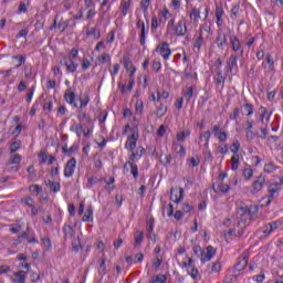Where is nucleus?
<instances>
[{
  "label": "nucleus",
  "mask_w": 283,
  "mask_h": 283,
  "mask_svg": "<svg viewBox=\"0 0 283 283\" xmlns=\"http://www.w3.org/2000/svg\"><path fill=\"white\" fill-rule=\"evenodd\" d=\"M64 101L71 105L72 107H75V109H83L84 107H87L90 105V94H85L84 96L80 95V106L78 103H76V93L74 92V88L69 87L64 92Z\"/></svg>",
  "instance_id": "f257e3e1"
},
{
  "label": "nucleus",
  "mask_w": 283,
  "mask_h": 283,
  "mask_svg": "<svg viewBox=\"0 0 283 283\" xmlns=\"http://www.w3.org/2000/svg\"><path fill=\"white\" fill-rule=\"evenodd\" d=\"M260 211V208L258 206L253 207V214L245 216V217H239V222H238V232L235 233L237 238H242L244 235V229L247 228V224H251V220H255V213Z\"/></svg>",
  "instance_id": "f03ea898"
},
{
  "label": "nucleus",
  "mask_w": 283,
  "mask_h": 283,
  "mask_svg": "<svg viewBox=\"0 0 283 283\" xmlns=\"http://www.w3.org/2000/svg\"><path fill=\"white\" fill-rule=\"evenodd\" d=\"M133 133L130 136H128L125 147L128 149V151H134L136 149V144L138 143V138H140V135L138 134V127L130 129Z\"/></svg>",
  "instance_id": "7ed1b4c3"
},
{
  "label": "nucleus",
  "mask_w": 283,
  "mask_h": 283,
  "mask_svg": "<svg viewBox=\"0 0 283 283\" xmlns=\"http://www.w3.org/2000/svg\"><path fill=\"white\" fill-rule=\"evenodd\" d=\"M155 52H159L160 56H163L164 61H169L171 56V49L169 48V43L161 42L155 49Z\"/></svg>",
  "instance_id": "20e7f679"
},
{
  "label": "nucleus",
  "mask_w": 283,
  "mask_h": 283,
  "mask_svg": "<svg viewBox=\"0 0 283 283\" xmlns=\"http://www.w3.org/2000/svg\"><path fill=\"white\" fill-rule=\"evenodd\" d=\"M264 185H266V177L264 175L258 176L252 182L251 193H260L264 189Z\"/></svg>",
  "instance_id": "39448f33"
},
{
  "label": "nucleus",
  "mask_w": 283,
  "mask_h": 283,
  "mask_svg": "<svg viewBox=\"0 0 283 283\" xmlns=\"http://www.w3.org/2000/svg\"><path fill=\"white\" fill-rule=\"evenodd\" d=\"M230 45L232 48L233 52H240V56H244V49H242V43H240V39H238V35L230 34Z\"/></svg>",
  "instance_id": "423d86ee"
},
{
  "label": "nucleus",
  "mask_w": 283,
  "mask_h": 283,
  "mask_svg": "<svg viewBox=\"0 0 283 283\" xmlns=\"http://www.w3.org/2000/svg\"><path fill=\"white\" fill-rule=\"evenodd\" d=\"M136 28L140 30L139 43L140 45H145V41L147 39V33L149 32V29L145 27V22L140 19H137Z\"/></svg>",
  "instance_id": "0eeeda50"
},
{
  "label": "nucleus",
  "mask_w": 283,
  "mask_h": 283,
  "mask_svg": "<svg viewBox=\"0 0 283 283\" xmlns=\"http://www.w3.org/2000/svg\"><path fill=\"white\" fill-rule=\"evenodd\" d=\"M76 170V158L72 157L64 166V177L72 178Z\"/></svg>",
  "instance_id": "6e6552de"
},
{
  "label": "nucleus",
  "mask_w": 283,
  "mask_h": 283,
  "mask_svg": "<svg viewBox=\"0 0 283 283\" xmlns=\"http://www.w3.org/2000/svg\"><path fill=\"white\" fill-rule=\"evenodd\" d=\"M184 198H185V189L179 188V191H178V190L171 188V190H170V200L172 202L178 205L179 202H182Z\"/></svg>",
  "instance_id": "1a4fd4ad"
},
{
  "label": "nucleus",
  "mask_w": 283,
  "mask_h": 283,
  "mask_svg": "<svg viewBox=\"0 0 283 283\" xmlns=\"http://www.w3.org/2000/svg\"><path fill=\"white\" fill-rule=\"evenodd\" d=\"M175 34L177 36H185L187 34V22L185 21V19L178 21L175 28Z\"/></svg>",
  "instance_id": "9d476101"
},
{
  "label": "nucleus",
  "mask_w": 283,
  "mask_h": 283,
  "mask_svg": "<svg viewBox=\"0 0 283 283\" xmlns=\"http://www.w3.org/2000/svg\"><path fill=\"white\" fill-rule=\"evenodd\" d=\"M216 255V250L213 247L208 245L206 249V253H201V264H205L206 262H210V260Z\"/></svg>",
  "instance_id": "9b49d317"
},
{
  "label": "nucleus",
  "mask_w": 283,
  "mask_h": 283,
  "mask_svg": "<svg viewBox=\"0 0 283 283\" xmlns=\"http://www.w3.org/2000/svg\"><path fill=\"white\" fill-rule=\"evenodd\" d=\"M28 272L25 271H19L14 272L13 275L11 276L12 283H25V280H28Z\"/></svg>",
  "instance_id": "f8f14e48"
},
{
  "label": "nucleus",
  "mask_w": 283,
  "mask_h": 283,
  "mask_svg": "<svg viewBox=\"0 0 283 283\" xmlns=\"http://www.w3.org/2000/svg\"><path fill=\"white\" fill-rule=\"evenodd\" d=\"M189 19L193 23V25H198V22L200 21V19H202V17L200 15V8H192L189 12Z\"/></svg>",
  "instance_id": "ddd939ff"
},
{
  "label": "nucleus",
  "mask_w": 283,
  "mask_h": 283,
  "mask_svg": "<svg viewBox=\"0 0 283 283\" xmlns=\"http://www.w3.org/2000/svg\"><path fill=\"white\" fill-rule=\"evenodd\" d=\"M77 119L80 123L92 125V117L83 108H77Z\"/></svg>",
  "instance_id": "4468645a"
},
{
  "label": "nucleus",
  "mask_w": 283,
  "mask_h": 283,
  "mask_svg": "<svg viewBox=\"0 0 283 283\" xmlns=\"http://www.w3.org/2000/svg\"><path fill=\"white\" fill-rule=\"evenodd\" d=\"M224 17V9L222 6H216V18H217V25L218 28H222L224 20L222 19Z\"/></svg>",
  "instance_id": "2eb2a0df"
},
{
  "label": "nucleus",
  "mask_w": 283,
  "mask_h": 283,
  "mask_svg": "<svg viewBox=\"0 0 283 283\" xmlns=\"http://www.w3.org/2000/svg\"><path fill=\"white\" fill-rule=\"evenodd\" d=\"M230 189L231 187H229V185L227 184H223L222 181L218 184L217 187L216 184L212 185V190L214 191V193H229Z\"/></svg>",
  "instance_id": "dca6fc26"
},
{
  "label": "nucleus",
  "mask_w": 283,
  "mask_h": 283,
  "mask_svg": "<svg viewBox=\"0 0 283 283\" xmlns=\"http://www.w3.org/2000/svg\"><path fill=\"white\" fill-rule=\"evenodd\" d=\"M217 46L219 48V50H224V48H227V34L226 33L218 32Z\"/></svg>",
  "instance_id": "f3484780"
},
{
  "label": "nucleus",
  "mask_w": 283,
  "mask_h": 283,
  "mask_svg": "<svg viewBox=\"0 0 283 283\" xmlns=\"http://www.w3.org/2000/svg\"><path fill=\"white\" fill-rule=\"evenodd\" d=\"M227 81V75H224L222 73V71H219L217 73V77L214 78V83L217 85V87H220L221 86V90H224V83Z\"/></svg>",
  "instance_id": "a211bd4d"
},
{
  "label": "nucleus",
  "mask_w": 283,
  "mask_h": 283,
  "mask_svg": "<svg viewBox=\"0 0 283 283\" xmlns=\"http://www.w3.org/2000/svg\"><path fill=\"white\" fill-rule=\"evenodd\" d=\"M259 112H260L259 116H260L261 123H264V118H265L266 123H269V120H271V115L273 114V112L269 113V111H266V107H263V106H261L259 108Z\"/></svg>",
  "instance_id": "6ab92c4d"
},
{
  "label": "nucleus",
  "mask_w": 283,
  "mask_h": 283,
  "mask_svg": "<svg viewBox=\"0 0 283 283\" xmlns=\"http://www.w3.org/2000/svg\"><path fill=\"white\" fill-rule=\"evenodd\" d=\"M268 198H277V195L280 193V186L277 184H272L268 187Z\"/></svg>",
  "instance_id": "aec40b11"
},
{
  "label": "nucleus",
  "mask_w": 283,
  "mask_h": 283,
  "mask_svg": "<svg viewBox=\"0 0 283 283\" xmlns=\"http://www.w3.org/2000/svg\"><path fill=\"white\" fill-rule=\"evenodd\" d=\"M249 264V258L248 256H240L239 262L235 264L237 271H244Z\"/></svg>",
  "instance_id": "412c9836"
},
{
  "label": "nucleus",
  "mask_w": 283,
  "mask_h": 283,
  "mask_svg": "<svg viewBox=\"0 0 283 283\" xmlns=\"http://www.w3.org/2000/svg\"><path fill=\"white\" fill-rule=\"evenodd\" d=\"M46 187L50 188V191H53V193H59L61 191V184L60 182H54L52 180H46L44 181Z\"/></svg>",
  "instance_id": "4be33fe9"
},
{
  "label": "nucleus",
  "mask_w": 283,
  "mask_h": 283,
  "mask_svg": "<svg viewBox=\"0 0 283 283\" xmlns=\"http://www.w3.org/2000/svg\"><path fill=\"white\" fill-rule=\"evenodd\" d=\"M63 64L65 65L66 67V72H76L77 67H78V64L74 63V60H69L67 62V59L64 57V62Z\"/></svg>",
  "instance_id": "5701e85b"
},
{
  "label": "nucleus",
  "mask_w": 283,
  "mask_h": 283,
  "mask_svg": "<svg viewBox=\"0 0 283 283\" xmlns=\"http://www.w3.org/2000/svg\"><path fill=\"white\" fill-rule=\"evenodd\" d=\"M227 65H228V71L230 73L233 72V67L238 65V55L237 54L230 55V57L228 59Z\"/></svg>",
  "instance_id": "b1692460"
},
{
  "label": "nucleus",
  "mask_w": 283,
  "mask_h": 283,
  "mask_svg": "<svg viewBox=\"0 0 283 283\" xmlns=\"http://www.w3.org/2000/svg\"><path fill=\"white\" fill-rule=\"evenodd\" d=\"M239 218H244L247 216H253V208L249 210L247 206H241L237 211Z\"/></svg>",
  "instance_id": "393cba45"
},
{
  "label": "nucleus",
  "mask_w": 283,
  "mask_h": 283,
  "mask_svg": "<svg viewBox=\"0 0 283 283\" xmlns=\"http://www.w3.org/2000/svg\"><path fill=\"white\" fill-rule=\"evenodd\" d=\"M149 6H151V0H142L140 1V8L144 12V17H145L147 23H149V18L147 17V10H149Z\"/></svg>",
  "instance_id": "a878e982"
},
{
  "label": "nucleus",
  "mask_w": 283,
  "mask_h": 283,
  "mask_svg": "<svg viewBox=\"0 0 283 283\" xmlns=\"http://www.w3.org/2000/svg\"><path fill=\"white\" fill-rule=\"evenodd\" d=\"M134 247H140V244H143V240H145V232L137 230L134 234Z\"/></svg>",
  "instance_id": "bb28decb"
},
{
  "label": "nucleus",
  "mask_w": 283,
  "mask_h": 283,
  "mask_svg": "<svg viewBox=\"0 0 283 283\" xmlns=\"http://www.w3.org/2000/svg\"><path fill=\"white\" fill-rule=\"evenodd\" d=\"M202 43H205V38L202 36V29L199 30V36L193 42V48L200 52V49L202 48Z\"/></svg>",
  "instance_id": "cd10ccee"
},
{
  "label": "nucleus",
  "mask_w": 283,
  "mask_h": 283,
  "mask_svg": "<svg viewBox=\"0 0 283 283\" xmlns=\"http://www.w3.org/2000/svg\"><path fill=\"white\" fill-rule=\"evenodd\" d=\"M83 222H92L94 220V210L92 209V207H88L86 209L85 214L82 218Z\"/></svg>",
  "instance_id": "c85d7f7f"
},
{
  "label": "nucleus",
  "mask_w": 283,
  "mask_h": 283,
  "mask_svg": "<svg viewBox=\"0 0 283 283\" xmlns=\"http://www.w3.org/2000/svg\"><path fill=\"white\" fill-rule=\"evenodd\" d=\"M63 233L65 239L74 238V228H72L70 224H64Z\"/></svg>",
  "instance_id": "c756f323"
},
{
  "label": "nucleus",
  "mask_w": 283,
  "mask_h": 283,
  "mask_svg": "<svg viewBox=\"0 0 283 283\" xmlns=\"http://www.w3.org/2000/svg\"><path fill=\"white\" fill-rule=\"evenodd\" d=\"M154 218L150 217V218H147L146 219V233L147 235H151V233H154Z\"/></svg>",
  "instance_id": "7c9ffc66"
},
{
  "label": "nucleus",
  "mask_w": 283,
  "mask_h": 283,
  "mask_svg": "<svg viewBox=\"0 0 283 283\" xmlns=\"http://www.w3.org/2000/svg\"><path fill=\"white\" fill-rule=\"evenodd\" d=\"M98 182H103V178H98V177H94V176L88 177L86 187H87V189H92V187H94V185H96Z\"/></svg>",
  "instance_id": "2f4dec72"
},
{
  "label": "nucleus",
  "mask_w": 283,
  "mask_h": 283,
  "mask_svg": "<svg viewBox=\"0 0 283 283\" xmlns=\"http://www.w3.org/2000/svg\"><path fill=\"white\" fill-rule=\"evenodd\" d=\"M172 148L175 149V151H177V154L180 155V158H185L187 150L185 149V146L182 144H174Z\"/></svg>",
  "instance_id": "473e14b6"
},
{
  "label": "nucleus",
  "mask_w": 283,
  "mask_h": 283,
  "mask_svg": "<svg viewBox=\"0 0 283 283\" xmlns=\"http://www.w3.org/2000/svg\"><path fill=\"white\" fill-rule=\"evenodd\" d=\"M132 6V0H122V14L123 17H127V12L129 11V8Z\"/></svg>",
  "instance_id": "72a5a7b5"
},
{
  "label": "nucleus",
  "mask_w": 283,
  "mask_h": 283,
  "mask_svg": "<svg viewBox=\"0 0 283 283\" xmlns=\"http://www.w3.org/2000/svg\"><path fill=\"white\" fill-rule=\"evenodd\" d=\"M232 171H238V167H240V155L233 154L231 157Z\"/></svg>",
  "instance_id": "f704fd0d"
},
{
  "label": "nucleus",
  "mask_w": 283,
  "mask_h": 283,
  "mask_svg": "<svg viewBox=\"0 0 283 283\" xmlns=\"http://www.w3.org/2000/svg\"><path fill=\"white\" fill-rule=\"evenodd\" d=\"M126 165L130 166V174L134 177V180H138V166L133 164V161H126Z\"/></svg>",
  "instance_id": "c9c22d12"
},
{
  "label": "nucleus",
  "mask_w": 283,
  "mask_h": 283,
  "mask_svg": "<svg viewBox=\"0 0 283 283\" xmlns=\"http://www.w3.org/2000/svg\"><path fill=\"white\" fill-rule=\"evenodd\" d=\"M124 67L126 72H130L132 70H134V67H136L132 63V59H129L128 55H124Z\"/></svg>",
  "instance_id": "e433bc0d"
},
{
  "label": "nucleus",
  "mask_w": 283,
  "mask_h": 283,
  "mask_svg": "<svg viewBox=\"0 0 283 283\" xmlns=\"http://www.w3.org/2000/svg\"><path fill=\"white\" fill-rule=\"evenodd\" d=\"M71 132H75L77 138H81V134H83V124H74L71 126Z\"/></svg>",
  "instance_id": "4c0bfd02"
},
{
  "label": "nucleus",
  "mask_w": 283,
  "mask_h": 283,
  "mask_svg": "<svg viewBox=\"0 0 283 283\" xmlns=\"http://www.w3.org/2000/svg\"><path fill=\"white\" fill-rule=\"evenodd\" d=\"M184 98H186L187 103H189L191 98H193V86H190L186 90V92L184 93Z\"/></svg>",
  "instance_id": "58836bf2"
},
{
  "label": "nucleus",
  "mask_w": 283,
  "mask_h": 283,
  "mask_svg": "<svg viewBox=\"0 0 283 283\" xmlns=\"http://www.w3.org/2000/svg\"><path fill=\"white\" fill-rule=\"evenodd\" d=\"M20 163H21V155L17 154L11 156L7 165H20Z\"/></svg>",
  "instance_id": "ea45409f"
},
{
  "label": "nucleus",
  "mask_w": 283,
  "mask_h": 283,
  "mask_svg": "<svg viewBox=\"0 0 283 283\" xmlns=\"http://www.w3.org/2000/svg\"><path fill=\"white\" fill-rule=\"evenodd\" d=\"M72 249H73V251H75V253H78V251H81V249H83V247L81 245V238L77 237V240H74L72 242Z\"/></svg>",
  "instance_id": "a19ab883"
},
{
  "label": "nucleus",
  "mask_w": 283,
  "mask_h": 283,
  "mask_svg": "<svg viewBox=\"0 0 283 283\" xmlns=\"http://www.w3.org/2000/svg\"><path fill=\"white\" fill-rule=\"evenodd\" d=\"M220 271H222V263H220V261H216L214 263H212V269L210 273H220Z\"/></svg>",
  "instance_id": "79ce46f5"
},
{
  "label": "nucleus",
  "mask_w": 283,
  "mask_h": 283,
  "mask_svg": "<svg viewBox=\"0 0 283 283\" xmlns=\"http://www.w3.org/2000/svg\"><path fill=\"white\" fill-rule=\"evenodd\" d=\"M243 109L247 112L245 116H253V104L244 103Z\"/></svg>",
  "instance_id": "37998d69"
},
{
  "label": "nucleus",
  "mask_w": 283,
  "mask_h": 283,
  "mask_svg": "<svg viewBox=\"0 0 283 283\" xmlns=\"http://www.w3.org/2000/svg\"><path fill=\"white\" fill-rule=\"evenodd\" d=\"M105 262H106L105 258H102L99 260V273H102V275H107V268L105 265Z\"/></svg>",
  "instance_id": "c03bdc74"
},
{
  "label": "nucleus",
  "mask_w": 283,
  "mask_h": 283,
  "mask_svg": "<svg viewBox=\"0 0 283 283\" xmlns=\"http://www.w3.org/2000/svg\"><path fill=\"white\" fill-rule=\"evenodd\" d=\"M200 138H205V147H209V140L211 139V130H206L200 135Z\"/></svg>",
  "instance_id": "a18cd8bd"
},
{
  "label": "nucleus",
  "mask_w": 283,
  "mask_h": 283,
  "mask_svg": "<svg viewBox=\"0 0 283 283\" xmlns=\"http://www.w3.org/2000/svg\"><path fill=\"white\" fill-rule=\"evenodd\" d=\"M238 12H240V4H234L231 9V19H238Z\"/></svg>",
  "instance_id": "49530a36"
},
{
  "label": "nucleus",
  "mask_w": 283,
  "mask_h": 283,
  "mask_svg": "<svg viewBox=\"0 0 283 283\" xmlns=\"http://www.w3.org/2000/svg\"><path fill=\"white\" fill-rule=\"evenodd\" d=\"M153 282L167 283V276L165 274H159L153 277Z\"/></svg>",
  "instance_id": "de8ad7c7"
},
{
  "label": "nucleus",
  "mask_w": 283,
  "mask_h": 283,
  "mask_svg": "<svg viewBox=\"0 0 283 283\" xmlns=\"http://www.w3.org/2000/svg\"><path fill=\"white\" fill-rule=\"evenodd\" d=\"M29 191H31V193H41V191H43V188L39 185H31L29 187Z\"/></svg>",
  "instance_id": "09e8293b"
},
{
  "label": "nucleus",
  "mask_w": 283,
  "mask_h": 283,
  "mask_svg": "<svg viewBox=\"0 0 283 283\" xmlns=\"http://www.w3.org/2000/svg\"><path fill=\"white\" fill-rule=\"evenodd\" d=\"M165 114H167V106L160 105L157 108V116H158V118H163V116H165Z\"/></svg>",
  "instance_id": "8fccbe9b"
},
{
  "label": "nucleus",
  "mask_w": 283,
  "mask_h": 283,
  "mask_svg": "<svg viewBox=\"0 0 283 283\" xmlns=\"http://www.w3.org/2000/svg\"><path fill=\"white\" fill-rule=\"evenodd\" d=\"M264 171L265 174H273V171H275V165H273V163L265 164Z\"/></svg>",
  "instance_id": "3c124183"
},
{
  "label": "nucleus",
  "mask_w": 283,
  "mask_h": 283,
  "mask_svg": "<svg viewBox=\"0 0 283 283\" xmlns=\"http://www.w3.org/2000/svg\"><path fill=\"white\" fill-rule=\"evenodd\" d=\"M239 117H240V109L235 107L230 114L229 118L230 120H238Z\"/></svg>",
  "instance_id": "603ef678"
},
{
  "label": "nucleus",
  "mask_w": 283,
  "mask_h": 283,
  "mask_svg": "<svg viewBox=\"0 0 283 283\" xmlns=\"http://www.w3.org/2000/svg\"><path fill=\"white\" fill-rule=\"evenodd\" d=\"M219 143H224L227 140V138H229V134H227V132H219V134L217 135Z\"/></svg>",
  "instance_id": "864d4df0"
},
{
  "label": "nucleus",
  "mask_w": 283,
  "mask_h": 283,
  "mask_svg": "<svg viewBox=\"0 0 283 283\" xmlns=\"http://www.w3.org/2000/svg\"><path fill=\"white\" fill-rule=\"evenodd\" d=\"M20 147H21V142H13L10 146L11 154L19 151Z\"/></svg>",
  "instance_id": "5fc2aeb1"
},
{
  "label": "nucleus",
  "mask_w": 283,
  "mask_h": 283,
  "mask_svg": "<svg viewBox=\"0 0 283 283\" xmlns=\"http://www.w3.org/2000/svg\"><path fill=\"white\" fill-rule=\"evenodd\" d=\"M243 177H244L245 180H250V178H253V169L245 168L243 170Z\"/></svg>",
  "instance_id": "6e6d98bb"
},
{
  "label": "nucleus",
  "mask_w": 283,
  "mask_h": 283,
  "mask_svg": "<svg viewBox=\"0 0 283 283\" xmlns=\"http://www.w3.org/2000/svg\"><path fill=\"white\" fill-rule=\"evenodd\" d=\"M42 244L45 247V249H52V240L48 237H42Z\"/></svg>",
  "instance_id": "4d7b16f0"
},
{
  "label": "nucleus",
  "mask_w": 283,
  "mask_h": 283,
  "mask_svg": "<svg viewBox=\"0 0 283 283\" xmlns=\"http://www.w3.org/2000/svg\"><path fill=\"white\" fill-rule=\"evenodd\" d=\"M34 90H36V86H32L29 90V93L27 94V97H25L27 103H32V97L34 96Z\"/></svg>",
  "instance_id": "13d9d810"
},
{
  "label": "nucleus",
  "mask_w": 283,
  "mask_h": 283,
  "mask_svg": "<svg viewBox=\"0 0 283 283\" xmlns=\"http://www.w3.org/2000/svg\"><path fill=\"white\" fill-rule=\"evenodd\" d=\"M255 138V133L253 130H245V139L248 143H252V140Z\"/></svg>",
  "instance_id": "bf43d9fd"
},
{
  "label": "nucleus",
  "mask_w": 283,
  "mask_h": 283,
  "mask_svg": "<svg viewBox=\"0 0 283 283\" xmlns=\"http://www.w3.org/2000/svg\"><path fill=\"white\" fill-rule=\"evenodd\" d=\"M191 270H188V275L192 277V280H198V270L196 266L190 268Z\"/></svg>",
  "instance_id": "052dcab7"
},
{
  "label": "nucleus",
  "mask_w": 283,
  "mask_h": 283,
  "mask_svg": "<svg viewBox=\"0 0 283 283\" xmlns=\"http://www.w3.org/2000/svg\"><path fill=\"white\" fill-rule=\"evenodd\" d=\"M161 67H163V64L160 63V61H156V60L153 61V70L155 72L157 73L160 72Z\"/></svg>",
  "instance_id": "680f3d73"
},
{
  "label": "nucleus",
  "mask_w": 283,
  "mask_h": 283,
  "mask_svg": "<svg viewBox=\"0 0 283 283\" xmlns=\"http://www.w3.org/2000/svg\"><path fill=\"white\" fill-rule=\"evenodd\" d=\"M232 154H238L240 151V142L234 140L231 148Z\"/></svg>",
  "instance_id": "e2e57ef3"
},
{
  "label": "nucleus",
  "mask_w": 283,
  "mask_h": 283,
  "mask_svg": "<svg viewBox=\"0 0 283 283\" xmlns=\"http://www.w3.org/2000/svg\"><path fill=\"white\" fill-rule=\"evenodd\" d=\"M78 56V50L77 49H72L69 54V61H74Z\"/></svg>",
  "instance_id": "0e129e2a"
},
{
  "label": "nucleus",
  "mask_w": 283,
  "mask_h": 283,
  "mask_svg": "<svg viewBox=\"0 0 283 283\" xmlns=\"http://www.w3.org/2000/svg\"><path fill=\"white\" fill-rule=\"evenodd\" d=\"M30 30L28 29H22L20 30V32L18 33L17 38L18 39H25L29 34Z\"/></svg>",
  "instance_id": "69168bd1"
},
{
  "label": "nucleus",
  "mask_w": 283,
  "mask_h": 283,
  "mask_svg": "<svg viewBox=\"0 0 283 283\" xmlns=\"http://www.w3.org/2000/svg\"><path fill=\"white\" fill-rule=\"evenodd\" d=\"M39 158H41V161H40V163H42V164L48 163V154H46L44 150H41V151H40Z\"/></svg>",
  "instance_id": "338daca9"
},
{
  "label": "nucleus",
  "mask_w": 283,
  "mask_h": 283,
  "mask_svg": "<svg viewBox=\"0 0 283 283\" xmlns=\"http://www.w3.org/2000/svg\"><path fill=\"white\" fill-rule=\"evenodd\" d=\"M114 39H115V32L114 31H109L107 33L106 43H114Z\"/></svg>",
  "instance_id": "774afa93"
}]
</instances>
